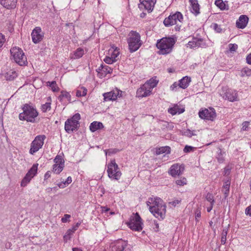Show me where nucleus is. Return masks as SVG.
Masks as SVG:
<instances>
[{
  "label": "nucleus",
  "mask_w": 251,
  "mask_h": 251,
  "mask_svg": "<svg viewBox=\"0 0 251 251\" xmlns=\"http://www.w3.org/2000/svg\"><path fill=\"white\" fill-rule=\"evenodd\" d=\"M179 85L178 84L176 83V82H175L171 86V89L172 90H174L175 88H176L177 86Z\"/></svg>",
  "instance_id": "338daca9"
},
{
  "label": "nucleus",
  "mask_w": 251,
  "mask_h": 251,
  "mask_svg": "<svg viewBox=\"0 0 251 251\" xmlns=\"http://www.w3.org/2000/svg\"><path fill=\"white\" fill-rule=\"evenodd\" d=\"M5 41V39L4 36L2 34L0 33V49L2 47Z\"/></svg>",
  "instance_id": "5fc2aeb1"
},
{
  "label": "nucleus",
  "mask_w": 251,
  "mask_h": 251,
  "mask_svg": "<svg viewBox=\"0 0 251 251\" xmlns=\"http://www.w3.org/2000/svg\"><path fill=\"white\" fill-rule=\"evenodd\" d=\"M71 237L70 235H68L67 233H65V234L64 235V237H63V238H64V240L65 241V242H67V241L68 240H70V238H71Z\"/></svg>",
  "instance_id": "0e129e2a"
},
{
  "label": "nucleus",
  "mask_w": 251,
  "mask_h": 251,
  "mask_svg": "<svg viewBox=\"0 0 251 251\" xmlns=\"http://www.w3.org/2000/svg\"><path fill=\"white\" fill-rule=\"evenodd\" d=\"M72 181V177L68 176L66 180L64 182H61L57 184L58 186L60 188H63L66 187V185L70 184Z\"/></svg>",
  "instance_id": "4c0bfd02"
},
{
  "label": "nucleus",
  "mask_w": 251,
  "mask_h": 251,
  "mask_svg": "<svg viewBox=\"0 0 251 251\" xmlns=\"http://www.w3.org/2000/svg\"><path fill=\"white\" fill-rule=\"evenodd\" d=\"M246 61L248 64L251 65V53L247 56Z\"/></svg>",
  "instance_id": "052dcab7"
},
{
  "label": "nucleus",
  "mask_w": 251,
  "mask_h": 251,
  "mask_svg": "<svg viewBox=\"0 0 251 251\" xmlns=\"http://www.w3.org/2000/svg\"><path fill=\"white\" fill-rule=\"evenodd\" d=\"M23 112L19 115L20 120H26L27 122L33 123L35 118L37 117L38 113L36 110L28 104H25L23 108Z\"/></svg>",
  "instance_id": "20e7f679"
},
{
  "label": "nucleus",
  "mask_w": 251,
  "mask_h": 251,
  "mask_svg": "<svg viewBox=\"0 0 251 251\" xmlns=\"http://www.w3.org/2000/svg\"><path fill=\"white\" fill-rule=\"evenodd\" d=\"M241 73L242 77L245 76H251V69L248 67H244L242 69Z\"/></svg>",
  "instance_id": "c9c22d12"
},
{
  "label": "nucleus",
  "mask_w": 251,
  "mask_h": 251,
  "mask_svg": "<svg viewBox=\"0 0 251 251\" xmlns=\"http://www.w3.org/2000/svg\"><path fill=\"white\" fill-rule=\"evenodd\" d=\"M58 190V188L57 187H54L53 188L49 187L46 189V191L48 193H50L52 191H56Z\"/></svg>",
  "instance_id": "13d9d810"
},
{
  "label": "nucleus",
  "mask_w": 251,
  "mask_h": 251,
  "mask_svg": "<svg viewBox=\"0 0 251 251\" xmlns=\"http://www.w3.org/2000/svg\"><path fill=\"white\" fill-rule=\"evenodd\" d=\"M228 46L230 52L235 51L238 48L237 45L235 44H230Z\"/></svg>",
  "instance_id": "3c124183"
},
{
  "label": "nucleus",
  "mask_w": 251,
  "mask_h": 251,
  "mask_svg": "<svg viewBox=\"0 0 251 251\" xmlns=\"http://www.w3.org/2000/svg\"><path fill=\"white\" fill-rule=\"evenodd\" d=\"M50 174L51 173L50 171H48L47 172H46L44 176V179L47 180L49 178H50Z\"/></svg>",
  "instance_id": "e2e57ef3"
},
{
  "label": "nucleus",
  "mask_w": 251,
  "mask_h": 251,
  "mask_svg": "<svg viewBox=\"0 0 251 251\" xmlns=\"http://www.w3.org/2000/svg\"><path fill=\"white\" fill-rule=\"evenodd\" d=\"M184 109L180 108L178 105H175L173 107L168 109V112L172 115H175L176 114H181L184 112Z\"/></svg>",
  "instance_id": "393cba45"
},
{
  "label": "nucleus",
  "mask_w": 251,
  "mask_h": 251,
  "mask_svg": "<svg viewBox=\"0 0 251 251\" xmlns=\"http://www.w3.org/2000/svg\"><path fill=\"white\" fill-rule=\"evenodd\" d=\"M31 38L34 43L37 44L41 42L44 37V33L40 27H36L31 33Z\"/></svg>",
  "instance_id": "a211bd4d"
},
{
  "label": "nucleus",
  "mask_w": 251,
  "mask_h": 251,
  "mask_svg": "<svg viewBox=\"0 0 251 251\" xmlns=\"http://www.w3.org/2000/svg\"><path fill=\"white\" fill-rule=\"evenodd\" d=\"M118 151V150L114 149H110L109 150H105L104 152L105 153L106 155H107V154L110 155L112 154L116 153V152H117Z\"/></svg>",
  "instance_id": "8fccbe9b"
},
{
  "label": "nucleus",
  "mask_w": 251,
  "mask_h": 251,
  "mask_svg": "<svg viewBox=\"0 0 251 251\" xmlns=\"http://www.w3.org/2000/svg\"><path fill=\"white\" fill-rule=\"evenodd\" d=\"M223 193H224V195H225V199H226L228 196V194H229V190H224L223 189Z\"/></svg>",
  "instance_id": "69168bd1"
},
{
  "label": "nucleus",
  "mask_w": 251,
  "mask_h": 251,
  "mask_svg": "<svg viewBox=\"0 0 251 251\" xmlns=\"http://www.w3.org/2000/svg\"><path fill=\"white\" fill-rule=\"evenodd\" d=\"M84 54V50L81 48H78L74 51L73 56L71 58L73 59H77L81 57Z\"/></svg>",
  "instance_id": "c756f323"
},
{
  "label": "nucleus",
  "mask_w": 251,
  "mask_h": 251,
  "mask_svg": "<svg viewBox=\"0 0 251 251\" xmlns=\"http://www.w3.org/2000/svg\"><path fill=\"white\" fill-rule=\"evenodd\" d=\"M215 4L221 10H224L226 9V4L222 0H216Z\"/></svg>",
  "instance_id": "58836bf2"
},
{
  "label": "nucleus",
  "mask_w": 251,
  "mask_h": 251,
  "mask_svg": "<svg viewBox=\"0 0 251 251\" xmlns=\"http://www.w3.org/2000/svg\"><path fill=\"white\" fill-rule=\"evenodd\" d=\"M184 170V167L182 164H175L170 168L169 174L173 177H176L181 175Z\"/></svg>",
  "instance_id": "f3484780"
},
{
  "label": "nucleus",
  "mask_w": 251,
  "mask_h": 251,
  "mask_svg": "<svg viewBox=\"0 0 251 251\" xmlns=\"http://www.w3.org/2000/svg\"><path fill=\"white\" fill-rule=\"evenodd\" d=\"M90 129L92 132H95L98 129H101L103 127L102 124L100 122H93L90 126Z\"/></svg>",
  "instance_id": "a878e982"
},
{
  "label": "nucleus",
  "mask_w": 251,
  "mask_h": 251,
  "mask_svg": "<svg viewBox=\"0 0 251 251\" xmlns=\"http://www.w3.org/2000/svg\"><path fill=\"white\" fill-rule=\"evenodd\" d=\"M128 226L132 230L140 231L143 229L142 219L138 213L133 214L127 223Z\"/></svg>",
  "instance_id": "423d86ee"
},
{
  "label": "nucleus",
  "mask_w": 251,
  "mask_h": 251,
  "mask_svg": "<svg viewBox=\"0 0 251 251\" xmlns=\"http://www.w3.org/2000/svg\"><path fill=\"white\" fill-rule=\"evenodd\" d=\"M182 134L184 136L188 137H191L193 136L196 135L195 133L193 132V131L190 130L189 129H187L186 130H183L182 131Z\"/></svg>",
  "instance_id": "a19ab883"
},
{
  "label": "nucleus",
  "mask_w": 251,
  "mask_h": 251,
  "mask_svg": "<svg viewBox=\"0 0 251 251\" xmlns=\"http://www.w3.org/2000/svg\"><path fill=\"white\" fill-rule=\"evenodd\" d=\"M147 84H144L138 88L136 92V97L139 98L146 97L150 95L151 91L149 88Z\"/></svg>",
  "instance_id": "6ab92c4d"
},
{
  "label": "nucleus",
  "mask_w": 251,
  "mask_h": 251,
  "mask_svg": "<svg viewBox=\"0 0 251 251\" xmlns=\"http://www.w3.org/2000/svg\"><path fill=\"white\" fill-rule=\"evenodd\" d=\"M109 251H132L131 246L127 241L119 239L112 243Z\"/></svg>",
  "instance_id": "0eeeda50"
},
{
  "label": "nucleus",
  "mask_w": 251,
  "mask_h": 251,
  "mask_svg": "<svg viewBox=\"0 0 251 251\" xmlns=\"http://www.w3.org/2000/svg\"><path fill=\"white\" fill-rule=\"evenodd\" d=\"M104 61L108 64H112L113 62H115L111 56H106L104 59Z\"/></svg>",
  "instance_id": "603ef678"
},
{
  "label": "nucleus",
  "mask_w": 251,
  "mask_h": 251,
  "mask_svg": "<svg viewBox=\"0 0 251 251\" xmlns=\"http://www.w3.org/2000/svg\"><path fill=\"white\" fill-rule=\"evenodd\" d=\"M10 53L13 59L20 66H25L27 64L26 57L21 49L13 47L10 50Z\"/></svg>",
  "instance_id": "39448f33"
},
{
  "label": "nucleus",
  "mask_w": 251,
  "mask_h": 251,
  "mask_svg": "<svg viewBox=\"0 0 251 251\" xmlns=\"http://www.w3.org/2000/svg\"><path fill=\"white\" fill-rule=\"evenodd\" d=\"M107 172L108 177L114 180H119L122 175L118 165L116 164L115 160H111L108 164Z\"/></svg>",
  "instance_id": "6e6552de"
},
{
  "label": "nucleus",
  "mask_w": 251,
  "mask_h": 251,
  "mask_svg": "<svg viewBox=\"0 0 251 251\" xmlns=\"http://www.w3.org/2000/svg\"><path fill=\"white\" fill-rule=\"evenodd\" d=\"M71 215L69 214H65L64 217L61 219V222L62 223H66L69 221V219L70 218Z\"/></svg>",
  "instance_id": "864d4df0"
},
{
  "label": "nucleus",
  "mask_w": 251,
  "mask_h": 251,
  "mask_svg": "<svg viewBox=\"0 0 251 251\" xmlns=\"http://www.w3.org/2000/svg\"><path fill=\"white\" fill-rule=\"evenodd\" d=\"M179 82V86L182 89H185L189 86V83L191 82V78L186 76L181 79Z\"/></svg>",
  "instance_id": "5701e85b"
},
{
  "label": "nucleus",
  "mask_w": 251,
  "mask_h": 251,
  "mask_svg": "<svg viewBox=\"0 0 251 251\" xmlns=\"http://www.w3.org/2000/svg\"><path fill=\"white\" fill-rule=\"evenodd\" d=\"M54 162L57 164H64V160L62 156L57 155L54 159Z\"/></svg>",
  "instance_id": "79ce46f5"
},
{
  "label": "nucleus",
  "mask_w": 251,
  "mask_h": 251,
  "mask_svg": "<svg viewBox=\"0 0 251 251\" xmlns=\"http://www.w3.org/2000/svg\"><path fill=\"white\" fill-rule=\"evenodd\" d=\"M194 149H195V148L193 147L186 145V146H185V147H184V148L183 149V151L185 153L190 152L191 151H194Z\"/></svg>",
  "instance_id": "09e8293b"
},
{
  "label": "nucleus",
  "mask_w": 251,
  "mask_h": 251,
  "mask_svg": "<svg viewBox=\"0 0 251 251\" xmlns=\"http://www.w3.org/2000/svg\"><path fill=\"white\" fill-rule=\"evenodd\" d=\"M148 206H150V212L157 218L163 220L165 217L166 206L162 199L156 197L150 198L147 202Z\"/></svg>",
  "instance_id": "f257e3e1"
},
{
  "label": "nucleus",
  "mask_w": 251,
  "mask_h": 251,
  "mask_svg": "<svg viewBox=\"0 0 251 251\" xmlns=\"http://www.w3.org/2000/svg\"><path fill=\"white\" fill-rule=\"evenodd\" d=\"M199 117L202 119L213 121L216 117L215 110L212 107L200 111Z\"/></svg>",
  "instance_id": "ddd939ff"
},
{
  "label": "nucleus",
  "mask_w": 251,
  "mask_h": 251,
  "mask_svg": "<svg viewBox=\"0 0 251 251\" xmlns=\"http://www.w3.org/2000/svg\"><path fill=\"white\" fill-rule=\"evenodd\" d=\"M0 4L7 9H13L16 7L17 0H2Z\"/></svg>",
  "instance_id": "412c9836"
},
{
  "label": "nucleus",
  "mask_w": 251,
  "mask_h": 251,
  "mask_svg": "<svg viewBox=\"0 0 251 251\" xmlns=\"http://www.w3.org/2000/svg\"><path fill=\"white\" fill-rule=\"evenodd\" d=\"M227 233V230L225 229L223 230L221 240L222 244L224 245L226 243Z\"/></svg>",
  "instance_id": "49530a36"
},
{
  "label": "nucleus",
  "mask_w": 251,
  "mask_h": 251,
  "mask_svg": "<svg viewBox=\"0 0 251 251\" xmlns=\"http://www.w3.org/2000/svg\"><path fill=\"white\" fill-rule=\"evenodd\" d=\"M175 44V40L173 38H163L158 40L156 47L159 49L158 54L165 55L170 53Z\"/></svg>",
  "instance_id": "f03ea898"
},
{
  "label": "nucleus",
  "mask_w": 251,
  "mask_h": 251,
  "mask_svg": "<svg viewBox=\"0 0 251 251\" xmlns=\"http://www.w3.org/2000/svg\"><path fill=\"white\" fill-rule=\"evenodd\" d=\"M122 91L116 88L109 92L104 93L103 96L105 101L115 100L118 97H122Z\"/></svg>",
  "instance_id": "dca6fc26"
},
{
  "label": "nucleus",
  "mask_w": 251,
  "mask_h": 251,
  "mask_svg": "<svg viewBox=\"0 0 251 251\" xmlns=\"http://www.w3.org/2000/svg\"><path fill=\"white\" fill-rule=\"evenodd\" d=\"M189 1L190 2L192 6V8L191 9V11L192 12V13L195 15L199 14L200 5L198 3V0H189Z\"/></svg>",
  "instance_id": "4be33fe9"
},
{
  "label": "nucleus",
  "mask_w": 251,
  "mask_h": 251,
  "mask_svg": "<svg viewBox=\"0 0 251 251\" xmlns=\"http://www.w3.org/2000/svg\"><path fill=\"white\" fill-rule=\"evenodd\" d=\"M206 199L207 201L210 202V204L214 205L215 201L214 199V196L212 194L208 193L206 196Z\"/></svg>",
  "instance_id": "a18cd8bd"
},
{
  "label": "nucleus",
  "mask_w": 251,
  "mask_h": 251,
  "mask_svg": "<svg viewBox=\"0 0 251 251\" xmlns=\"http://www.w3.org/2000/svg\"><path fill=\"white\" fill-rule=\"evenodd\" d=\"M171 152V148L168 146L162 147L156 150V154H160L163 153L167 154L170 153Z\"/></svg>",
  "instance_id": "2f4dec72"
},
{
  "label": "nucleus",
  "mask_w": 251,
  "mask_h": 251,
  "mask_svg": "<svg viewBox=\"0 0 251 251\" xmlns=\"http://www.w3.org/2000/svg\"><path fill=\"white\" fill-rule=\"evenodd\" d=\"M119 51L118 50L116 49L114 50H109V53L110 54V56L113 59L115 62L117 60V58L119 55Z\"/></svg>",
  "instance_id": "f704fd0d"
},
{
  "label": "nucleus",
  "mask_w": 251,
  "mask_h": 251,
  "mask_svg": "<svg viewBox=\"0 0 251 251\" xmlns=\"http://www.w3.org/2000/svg\"><path fill=\"white\" fill-rule=\"evenodd\" d=\"M229 187H230V183L228 182H226L225 185L223 186V189L224 190H229Z\"/></svg>",
  "instance_id": "bf43d9fd"
},
{
  "label": "nucleus",
  "mask_w": 251,
  "mask_h": 251,
  "mask_svg": "<svg viewBox=\"0 0 251 251\" xmlns=\"http://www.w3.org/2000/svg\"><path fill=\"white\" fill-rule=\"evenodd\" d=\"M249 125V123L248 122H244L242 124V129L243 130H247V128L248 127Z\"/></svg>",
  "instance_id": "4d7b16f0"
},
{
  "label": "nucleus",
  "mask_w": 251,
  "mask_h": 251,
  "mask_svg": "<svg viewBox=\"0 0 251 251\" xmlns=\"http://www.w3.org/2000/svg\"><path fill=\"white\" fill-rule=\"evenodd\" d=\"M181 201V200H175L174 201L169 202V204L175 207L177 204H179Z\"/></svg>",
  "instance_id": "6e6d98bb"
},
{
  "label": "nucleus",
  "mask_w": 251,
  "mask_h": 251,
  "mask_svg": "<svg viewBox=\"0 0 251 251\" xmlns=\"http://www.w3.org/2000/svg\"><path fill=\"white\" fill-rule=\"evenodd\" d=\"M155 3L154 0H140L138 7L140 9L145 10L150 13L152 11Z\"/></svg>",
  "instance_id": "2eb2a0df"
},
{
  "label": "nucleus",
  "mask_w": 251,
  "mask_h": 251,
  "mask_svg": "<svg viewBox=\"0 0 251 251\" xmlns=\"http://www.w3.org/2000/svg\"><path fill=\"white\" fill-rule=\"evenodd\" d=\"M80 119V115L79 113H76L72 118L68 119L65 123V129L67 133H70L74 130H77L79 126V120Z\"/></svg>",
  "instance_id": "1a4fd4ad"
},
{
  "label": "nucleus",
  "mask_w": 251,
  "mask_h": 251,
  "mask_svg": "<svg viewBox=\"0 0 251 251\" xmlns=\"http://www.w3.org/2000/svg\"><path fill=\"white\" fill-rule=\"evenodd\" d=\"M245 213L247 215L251 216V205L246 208Z\"/></svg>",
  "instance_id": "680f3d73"
},
{
  "label": "nucleus",
  "mask_w": 251,
  "mask_h": 251,
  "mask_svg": "<svg viewBox=\"0 0 251 251\" xmlns=\"http://www.w3.org/2000/svg\"><path fill=\"white\" fill-rule=\"evenodd\" d=\"M47 85L51 87V90L53 92H57L59 90V88L57 86L55 81H48L47 82Z\"/></svg>",
  "instance_id": "e433bc0d"
},
{
  "label": "nucleus",
  "mask_w": 251,
  "mask_h": 251,
  "mask_svg": "<svg viewBox=\"0 0 251 251\" xmlns=\"http://www.w3.org/2000/svg\"><path fill=\"white\" fill-rule=\"evenodd\" d=\"M222 92L220 95L225 100H227L229 101L233 102L238 100L237 92L236 90L231 89H226L225 87L222 88Z\"/></svg>",
  "instance_id": "f8f14e48"
},
{
  "label": "nucleus",
  "mask_w": 251,
  "mask_h": 251,
  "mask_svg": "<svg viewBox=\"0 0 251 251\" xmlns=\"http://www.w3.org/2000/svg\"><path fill=\"white\" fill-rule=\"evenodd\" d=\"M87 90L86 88L81 86L77 88L76 90V96L77 97H83L86 95Z\"/></svg>",
  "instance_id": "bb28decb"
},
{
  "label": "nucleus",
  "mask_w": 251,
  "mask_h": 251,
  "mask_svg": "<svg viewBox=\"0 0 251 251\" xmlns=\"http://www.w3.org/2000/svg\"><path fill=\"white\" fill-rule=\"evenodd\" d=\"M211 26L213 27L214 29L218 33H220L222 31V28L217 24H212Z\"/></svg>",
  "instance_id": "de8ad7c7"
},
{
  "label": "nucleus",
  "mask_w": 251,
  "mask_h": 251,
  "mask_svg": "<svg viewBox=\"0 0 251 251\" xmlns=\"http://www.w3.org/2000/svg\"><path fill=\"white\" fill-rule=\"evenodd\" d=\"M248 21V17H239L236 23V26L239 28L243 29L247 26Z\"/></svg>",
  "instance_id": "aec40b11"
},
{
  "label": "nucleus",
  "mask_w": 251,
  "mask_h": 251,
  "mask_svg": "<svg viewBox=\"0 0 251 251\" xmlns=\"http://www.w3.org/2000/svg\"><path fill=\"white\" fill-rule=\"evenodd\" d=\"M64 167V164H55L53 166V171L56 174H59L63 169Z\"/></svg>",
  "instance_id": "72a5a7b5"
},
{
  "label": "nucleus",
  "mask_w": 251,
  "mask_h": 251,
  "mask_svg": "<svg viewBox=\"0 0 251 251\" xmlns=\"http://www.w3.org/2000/svg\"><path fill=\"white\" fill-rule=\"evenodd\" d=\"M101 208L102 212L104 213L107 212L110 210L109 208L105 206L102 207Z\"/></svg>",
  "instance_id": "774afa93"
},
{
  "label": "nucleus",
  "mask_w": 251,
  "mask_h": 251,
  "mask_svg": "<svg viewBox=\"0 0 251 251\" xmlns=\"http://www.w3.org/2000/svg\"><path fill=\"white\" fill-rule=\"evenodd\" d=\"M176 183L179 186H183L187 183V180L185 177H183L176 181Z\"/></svg>",
  "instance_id": "c03bdc74"
},
{
  "label": "nucleus",
  "mask_w": 251,
  "mask_h": 251,
  "mask_svg": "<svg viewBox=\"0 0 251 251\" xmlns=\"http://www.w3.org/2000/svg\"><path fill=\"white\" fill-rule=\"evenodd\" d=\"M38 164H34L26 174L21 182L22 187H25L29 183L31 179L36 175Z\"/></svg>",
  "instance_id": "9b49d317"
},
{
  "label": "nucleus",
  "mask_w": 251,
  "mask_h": 251,
  "mask_svg": "<svg viewBox=\"0 0 251 251\" xmlns=\"http://www.w3.org/2000/svg\"><path fill=\"white\" fill-rule=\"evenodd\" d=\"M64 98L66 99L69 102L71 101V95L70 93L66 91H62L60 95L58 97V99L60 101H62Z\"/></svg>",
  "instance_id": "cd10ccee"
},
{
  "label": "nucleus",
  "mask_w": 251,
  "mask_h": 251,
  "mask_svg": "<svg viewBox=\"0 0 251 251\" xmlns=\"http://www.w3.org/2000/svg\"><path fill=\"white\" fill-rule=\"evenodd\" d=\"M45 139L46 136L44 135L37 136L30 144L29 153L33 155L41 149L44 145Z\"/></svg>",
  "instance_id": "9d476101"
},
{
  "label": "nucleus",
  "mask_w": 251,
  "mask_h": 251,
  "mask_svg": "<svg viewBox=\"0 0 251 251\" xmlns=\"http://www.w3.org/2000/svg\"><path fill=\"white\" fill-rule=\"evenodd\" d=\"M186 46L187 48L194 49L200 47L204 48L206 46V44L203 42L202 39L194 37L191 41L188 42Z\"/></svg>",
  "instance_id": "4468645a"
},
{
  "label": "nucleus",
  "mask_w": 251,
  "mask_h": 251,
  "mask_svg": "<svg viewBox=\"0 0 251 251\" xmlns=\"http://www.w3.org/2000/svg\"><path fill=\"white\" fill-rule=\"evenodd\" d=\"M48 102L45 104H42L41 106V109L43 112H46L51 109V98L50 97L48 98Z\"/></svg>",
  "instance_id": "c85d7f7f"
},
{
  "label": "nucleus",
  "mask_w": 251,
  "mask_h": 251,
  "mask_svg": "<svg viewBox=\"0 0 251 251\" xmlns=\"http://www.w3.org/2000/svg\"><path fill=\"white\" fill-rule=\"evenodd\" d=\"M100 71H103L105 75H106L112 73V70L108 66L101 64L98 68V73H100Z\"/></svg>",
  "instance_id": "7c9ffc66"
},
{
  "label": "nucleus",
  "mask_w": 251,
  "mask_h": 251,
  "mask_svg": "<svg viewBox=\"0 0 251 251\" xmlns=\"http://www.w3.org/2000/svg\"><path fill=\"white\" fill-rule=\"evenodd\" d=\"M221 149H219L217 151V159L219 163H222L224 160V154Z\"/></svg>",
  "instance_id": "ea45409f"
},
{
  "label": "nucleus",
  "mask_w": 251,
  "mask_h": 251,
  "mask_svg": "<svg viewBox=\"0 0 251 251\" xmlns=\"http://www.w3.org/2000/svg\"><path fill=\"white\" fill-rule=\"evenodd\" d=\"M17 76V74L15 71L9 72L7 74L6 78L7 79L11 80H13Z\"/></svg>",
  "instance_id": "37998d69"
},
{
  "label": "nucleus",
  "mask_w": 251,
  "mask_h": 251,
  "mask_svg": "<svg viewBox=\"0 0 251 251\" xmlns=\"http://www.w3.org/2000/svg\"><path fill=\"white\" fill-rule=\"evenodd\" d=\"M176 17H167L164 19L163 23L166 26H169L176 24Z\"/></svg>",
  "instance_id": "b1692460"
},
{
  "label": "nucleus",
  "mask_w": 251,
  "mask_h": 251,
  "mask_svg": "<svg viewBox=\"0 0 251 251\" xmlns=\"http://www.w3.org/2000/svg\"><path fill=\"white\" fill-rule=\"evenodd\" d=\"M127 38L128 48L130 52L137 50L142 45L141 36L139 33L134 31H131L128 34Z\"/></svg>",
  "instance_id": "7ed1b4c3"
},
{
  "label": "nucleus",
  "mask_w": 251,
  "mask_h": 251,
  "mask_svg": "<svg viewBox=\"0 0 251 251\" xmlns=\"http://www.w3.org/2000/svg\"><path fill=\"white\" fill-rule=\"evenodd\" d=\"M158 81L153 78H151L148 80L145 84L148 85V88H150V90L152 91L153 88H154L157 84Z\"/></svg>",
  "instance_id": "473e14b6"
}]
</instances>
